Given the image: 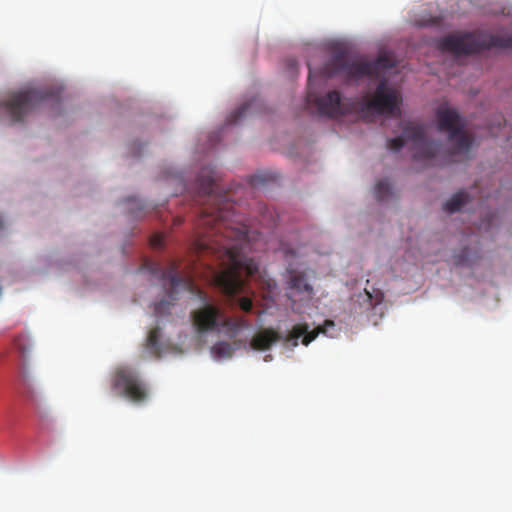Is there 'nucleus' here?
<instances>
[{
    "label": "nucleus",
    "mask_w": 512,
    "mask_h": 512,
    "mask_svg": "<svg viewBox=\"0 0 512 512\" xmlns=\"http://www.w3.org/2000/svg\"><path fill=\"white\" fill-rule=\"evenodd\" d=\"M150 244L153 248H161L164 244V235L162 233L154 234L150 239Z\"/></svg>",
    "instance_id": "obj_22"
},
{
    "label": "nucleus",
    "mask_w": 512,
    "mask_h": 512,
    "mask_svg": "<svg viewBox=\"0 0 512 512\" xmlns=\"http://www.w3.org/2000/svg\"><path fill=\"white\" fill-rule=\"evenodd\" d=\"M288 288L297 293L306 292L309 296L312 293V286L307 283L306 277L303 274L292 273L289 277Z\"/></svg>",
    "instance_id": "obj_14"
},
{
    "label": "nucleus",
    "mask_w": 512,
    "mask_h": 512,
    "mask_svg": "<svg viewBox=\"0 0 512 512\" xmlns=\"http://www.w3.org/2000/svg\"><path fill=\"white\" fill-rule=\"evenodd\" d=\"M268 359H271V355H267V356L265 357V361H268Z\"/></svg>",
    "instance_id": "obj_28"
},
{
    "label": "nucleus",
    "mask_w": 512,
    "mask_h": 512,
    "mask_svg": "<svg viewBox=\"0 0 512 512\" xmlns=\"http://www.w3.org/2000/svg\"><path fill=\"white\" fill-rule=\"evenodd\" d=\"M240 309L246 313H249L253 309V302L249 297H240L236 299Z\"/></svg>",
    "instance_id": "obj_20"
},
{
    "label": "nucleus",
    "mask_w": 512,
    "mask_h": 512,
    "mask_svg": "<svg viewBox=\"0 0 512 512\" xmlns=\"http://www.w3.org/2000/svg\"><path fill=\"white\" fill-rule=\"evenodd\" d=\"M307 65L310 84L312 78L318 75L324 78L341 76L345 81H357L364 77L378 78L383 70L394 67V62L386 54L379 55L374 61H353L346 53L337 52L319 71L314 69L310 63Z\"/></svg>",
    "instance_id": "obj_3"
},
{
    "label": "nucleus",
    "mask_w": 512,
    "mask_h": 512,
    "mask_svg": "<svg viewBox=\"0 0 512 512\" xmlns=\"http://www.w3.org/2000/svg\"><path fill=\"white\" fill-rule=\"evenodd\" d=\"M307 103L314 104L318 114L331 119H337L358 110V100L342 99L339 91L332 90L322 96L307 94Z\"/></svg>",
    "instance_id": "obj_8"
},
{
    "label": "nucleus",
    "mask_w": 512,
    "mask_h": 512,
    "mask_svg": "<svg viewBox=\"0 0 512 512\" xmlns=\"http://www.w3.org/2000/svg\"><path fill=\"white\" fill-rule=\"evenodd\" d=\"M171 303L166 300H161L155 304L154 311L156 315H163L169 310Z\"/></svg>",
    "instance_id": "obj_21"
},
{
    "label": "nucleus",
    "mask_w": 512,
    "mask_h": 512,
    "mask_svg": "<svg viewBox=\"0 0 512 512\" xmlns=\"http://www.w3.org/2000/svg\"><path fill=\"white\" fill-rule=\"evenodd\" d=\"M288 62H289V65H290L291 67H295V66H296V61H294V60H292V59H291V60H289Z\"/></svg>",
    "instance_id": "obj_24"
},
{
    "label": "nucleus",
    "mask_w": 512,
    "mask_h": 512,
    "mask_svg": "<svg viewBox=\"0 0 512 512\" xmlns=\"http://www.w3.org/2000/svg\"><path fill=\"white\" fill-rule=\"evenodd\" d=\"M454 263L458 266L472 264V259L470 257V252L467 249H464L460 254L454 256Z\"/></svg>",
    "instance_id": "obj_18"
},
{
    "label": "nucleus",
    "mask_w": 512,
    "mask_h": 512,
    "mask_svg": "<svg viewBox=\"0 0 512 512\" xmlns=\"http://www.w3.org/2000/svg\"><path fill=\"white\" fill-rule=\"evenodd\" d=\"M21 393H28V391H26V387H23V388H22Z\"/></svg>",
    "instance_id": "obj_26"
},
{
    "label": "nucleus",
    "mask_w": 512,
    "mask_h": 512,
    "mask_svg": "<svg viewBox=\"0 0 512 512\" xmlns=\"http://www.w3.org/2000/svg\"><path fill=\"white\" fill-rule=\"evenodd\" d=\"M330 327H334V322L331 320H326L322 326H318L312 331H309L310 327L307 323L296 324L292 327L284 341L296 347L298 339L302 337L303 345L308 346L320 333L326 334Z\"/></svg>",
    "instance_id": "obj_11"
},
{
    "label": "nucleus",
    "mask_w": 512,
    "mask_h": 512,
    "mask_svg": "<svg viewBox=\"0 0 512 512\" xmlns=\"http://www.w3.org/2000/svg\"><path fill=\"white\" fill-rule=\"evenodd\" d=\"M249 107V103L242 104L234 113L230 115L228 119L229 123H235L236 121H238L241 117H243L246 114Z\"/></svg>",
    "instance_id": "obj_19"
},
{
    "label": "nucleus",
    "mask_w": 512,
    "mask_h": 512,
    "mask_svg": "<svg viewBox=\"0 0 512 512\" xmlns=\"http://www.w3.org/2000/svg\"><path fill=\"white\" fill-rule=\"evenodd\" d=\"M199 195L204 198L199 211L198 237L194 249L199 254H212L219 260L220 270L214 272L215 285L228 297H235L244 289L243 274L254 277L259 266L245 255L249 232L246 225L232 218L234 207L225 195L215 193L213 171L203 169L198 176Z\"/></svg>",
    "instance_id": "obj_1"
},
{
    "label": "nucleus",
    "mask_w": 512,
    "mask_h": 512,
    "mask_svg": "<svg viewBox=\"0 0 512 512\" xmlns=\"http://www.w3.org/2000/svg\"><path fill=\"white\" fill-rule=\"evenodd\" d=\"M399 93L388 86L387 80L382 78L371 98L368 96L358 100V110L363 116L368 114L395 115L400 112Z\"/></svg>",
    "instance_id": "obj_7"
},
{
    "label": "nucleus",
    "mask_w": 512,
    "mask_h": 512,
    "mask_svg": "<svg viewBox=\"0 0 512 512\" xmlns=\"http://www.w3.org/2000/svg\"><path fill=\"white\" fill-rule=\"evenodd\" d=\"M21 385L25 386L26 385V382H25V378L24 376H22V379H21Z\"/></svg>",
    "instance_id": "obj_25"
},
{
    "label": "nucleus",
    "mask_w": 512,
    "mask_h": 512,
    "mask_svg": "<svg viewBox=\"0 0 512 512\" xmlns=\"http://www.w3.org/2000/svg\"><path fill=\"white\" fill-rule=\"evenodd\" d=\"M469 201V194L464 190L459 191L455 193L447 202L444 203L443 210L448 213H455L459 211Z\"/></svg>",
    "instance_id": "obj_13"
},
{
    "label": "nucleus",
    "mask_w": 512,
    "mask_h": 512,
    "mask_svg": "<svg viewBox=\"0 0 512 512\" xmlns=\"http://www.w3.org/2000/svg\"><path fill=\"white\" fill-rule=\"evenodd\" d=\"M183 222V219L181 217H176L174 220L175 225H180Z\"/></svg>",
    "instance_id": "obj_23"
},
{
    "label": "nucleus",
    "mask_w": 512,
    "mask_h": 512,
    "mask_svg": "<svg viewBox=\"0 0 512 512\" xmlns=\"http://www.w3.org/2000/svg\"><path fill=\"white\" fill-rule=\"evenodd\" d=\"M160 338V329L159 327H155L151 329L146 338V349L152 356L159 357L161 353V346L159 342Z\"/></svg>",
    "instance_id": "obj_15"
},
{
    "label": "nucleus",
    "mask_w": 512,
    "mask_h": 512,
    "mask_svg": "<svg viewBox=\"0 0 512 512\" xmlns=\"http://www.w3.org/2000/svg\"><path fill=\"white\" fill-rule=\"evenodd\" d=\"M60 91L56 89H27L12 92L0 101V114H6L11 122H22L26 115L43 103H58Z\"/></svg>",
    "instance_id": "obj_4"
},
{
    "label": "nucleus",
    "mask_w": 512,
    "mask_h": 512,
    "mask_svg": "<svg viewBox=\"0 0 512 512\" xmlns=\"http://www.w3.org/2000/svg\"><path fill=\"white\" fill-rule=\"evenodd\" d=\"M143 268L149 270L151 274L158 277L164 286H169V297L172 300H175L173 294L178 288L182 287L190 292H194L196 290L192 279L182 278L178 275V267L174 263H172L169 268L164 269L160 264L147 261L144 263Z\"/></svg>",
    "instance_id": "obj_10"
},
{
    "label": "nucleus",
    "mask_w": 512,
    "mask_h": 512,
    "mask_svg": "<svg viewBox=\"0 0 512 512\" xmlns=\"http://www.w3.org/2000/svg\"><path fill=\"white\" fill-rule=\"evenodd\" d=\"M493 47L512 48V35L471 32L462 35H448L439 41L441 50L455 55H469Z\"/></svg>",
    "instance_id": "obj_5"
},
{
    "label": "nucleus",
    "mask_w": 512,
    "mask_h": 512,
    "mask_svg": "<svg viewBox=\"0 0 512 512\" xmlns=\"http://www.w3.org/2000/svg\"><path fill=\"white\" fill-rule=\"evenodd\" d=\"M192 319L198 332L218 331L229 338L236 337L242 330L251 329L245 317H224L220 309L211 304L194 311Z\"/></svg>",
    "instance_id": "obj_6"
},
{
    "label": "nucleus",
    "mask_w": 512,
    "mask_h": 512,
    "mask_svg": "<svg viewBox=\"0 0 512 512\" xmlns=\"http://www.w3.org/2000/svg\"><path fill=\"white\" fill-rule=\"evenodd\" d=\"M282 340L281 335L272 328H266L256 333L250 341L253 350L264 351L271 348L273 344Z\"/></svg>",
    "instance_id": "obj_12"
},
{
    "label": "nucleus",
    "mask_w": 512,
    "mask_h": 512,
    "mask_svg": "<svg viewBox=\"0 0 512 512\" xmlns=\"http://www.w3.org/2000/svg\"><path fill=\"white\" fill-rule=\"evenodd\" d=\"M2 228H3V221H2V219L0 218V229H2Z\"/></svg>",
    "instance_id": "obj_27"
},
{
    "label": "nucleus",
    "mask_w": 512,
    "mask_h": 512,
    "mask_svg": "<svg viewBox=\"0 0 512 512\" xmlns=\"http://www.w3.org/2000/svg\"><path fill=\"white\" fill-rule=\"evenodd\" d=\"M212 353L217 357H231L233 348L231 344L227 342H219L212 347Z\"/></svg>",
    "instance_id": "obj_17"
},
{
    "label": "nucleus",
    "mask_w": 512,
    "mask_h": 512,
    "mask_svg": "<svg viewBox=\"0 0 512 512\" xmlns=\"http://www.w3.org/2000/svg\"><path fill=\"white\" fill-rule=\"evenodd\" d=\"M112 388L135 403L143 402L148 397L146 385L138 373L129 367H121L115 371Z\"/></svg>",
    "instance_id": "obj_9"
},
{
    "label": "nucleus",
    "mask_w": 512,
    "mask_h": 512,
    "mask_svg": "<svg viewBox=\"0 0 512 512\" xmlns=\"http://www.w3.org/2000/svg\"><path fill=\"white\" fill-rule=\"evenodd\" d=\"M436 117L438 130L447 133L448 141L452 145L451 151L441 155L442 145L428 138L426 124L416 121L403 122L402 134L399 137L388 139L387 148L399 151L405 144H408L413 159L427 165L449 163L453 161V156L468 153L473 139L465 131L466 123L457 110L439 107Z\"/></svg>",
    "instance_id": "obj_2"
},
{
    "label": "nucleus",
    "mask_w": 512,
    "mask_h": 512,
    "mask_svg": "<svg viewBox=\"0 0 512 512\" xmlns=\"http://www.w3.org/2000/svg\"><path fill=\"white\" fill-rule=\"evenodd\" d=\"M375 196L379 201L388 200L393 196L391 185L386 179L377 182L375 186Z\"/></svg>",
    "instance_id": "obj_16"
}]
</instances>
